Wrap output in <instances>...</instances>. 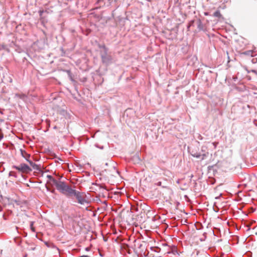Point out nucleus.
Listing matches in <instances>:
<instances>
[{
	"mask_svg": "<svg viewBox=\"0 0 257 257\" xmlns=\"http://www.w3.org/2000/svg\"><path fill=\"white\" fill-rule=\"evenodd\" d=\"M33 225V223H31V226H32Z\"/></svg>",
	"mask_w": 257,
	"mask_h": 257,
	"instance_id": "2eb2a0df",
	"label": "nucleus"
},
{
	"mask_svg": "<svg viewBox=\"0 0 257 257\" xmlns=\"http://www.w3.org/2000/svg\"><path fill=\"white\" fill-rule=\"evenodd\" d=\"M47 177L49 179V180L53 182V179H54L51 175H48L47 176Z\"/></svg>",
	"mask_w": 257,
	"mask_h": 257,
	"instance_id": "9d476101",
	"label": "nucleus"
},
{
	"mask_svg": "<svg viewBox=\"0 0 257 257\" xmlns=\"http://www.w3.org/2000/svg\"><path fill=\"white\" fill-rule=\"evenodd\" d=\"M76 192L77 191L72 189L68 185L64 194L69 196H75Z\"/></svg>",
	"mask_w": 257,
	"mask_h": 257,
	"instance_id": "423d86ee",
	"label": "nucleus"
},
{
	"mask_svg": "<svg viewBox=\"0 0 257 257\" xmlns=\"http://www.w3.org/2000/svg\"><path fill=\"white\" fill-rule=\"evenodd\" d=\"M74 196L77 199L78 202L81 205L88 204L89 203L88 197L84 193L77 191Z\"/></svg>",
	"mask_w": 257,
	"mask_h": 257,
	"instance_id": "f257e3e1",
	"label": "nucleus"
},
{
	"mask_svg": "<svg viewBox=\"0 0 257 257\" xmlns=\"http://www.w3.org/2000/svg\"><path fill=\"white\" fill-rule=\"evenodd\" d=\"M46 189H47V190L48 191H50V189H49L47 186H46ZM54 191H54V190H51V192H52V193H54Z\"/></svg>",
	"mask_w": 257,
	"mask_h": 257,
	"instance_id": "9b49d317",
	"label": "nucleus"
},
{
	"mask_svg": "<svg viewBox=\"0 0 257 257\" xmlns=\"http://www.w3.org/2000/svg\"><path fill=\"white\" fill-rule=\"evenodd\" d=\"M213 15L216 17H220L221 16L220 13L219 11L215 12Z\"/></svg>",
	"mask_w": 257,
	"mask_h": 257,
	"instance_id": "1a4fd4ad",
	"label": "nucleus"
},
{
	"mask_svg": "<svg viewBox=\"0 0 257 257\" xmlns=\"http://www.w3.org/2000/svg\"><path fill=\"white\" fill-rule=\"evenodd\" d=\"M14 168L22 172H28L32 170L29 166L25 164H21L19 166H14Z\"/></svg>",
	"mask_w": 257,
	"mask_h": 257,
	"instance_id": "7ed1b4c3",
	"label": "nucleus"
},
{
	"mask_svg": "<svg viewBox=\"0 0 257 257\" xmlns=\"http://www.w3.org/2000/svg\"><path fill=\"white\" fill-rule=\"evenodd\" d=\"M15 96L17 97H19L22 99H25L26 98V96L24 94H16Z\"/></svg>",
	"mask_w": 257,
	"mask_h": 257,
	"instance_id": "6e6552de",
	"label": "nucleus"
},
{
	"mask_svg": "<svg viewBox=\"0 0 257 257\" xmlns=\"http://www.w3.org/2000/svg\"><path fill=\"white\" fill-rule=\"evenodd\" d=\"M26 160L29 163L30 165L32 167V168L34 169H35V170H38L39 169V167H38V166L37 165H36V164L34 163L32 161L28 160L27 159Z\"/></svg>",
	"mask_w": 257,
	"mask_h": 257,
	"instance_id": "0eeeda50",
	"label": "nucleus"
},
{
	"mask_svg": "<svg viewBox=\"0 0 257 257\" xmlns=\"http://www.w3.org/2000/svg\"><path fill=\"white\" fill-rule=\"evenodd\" d=\"M53 184L54 185L57 189L62 193H65L66 189L68 186L64 182L58 181L55 179H53Z\"/></svg>",
	"mask_w": 257,
	"mask_h": 257,
	"instance_id": "f03ea898",
	"label": "nucleus"
},
{
	"mask_svg": "<svg viewBox=\"0 0 257 257\" xmlns=\"http://www.w3.org/2000/svg\"><path fill=\"white\" fill-rule=\"evenodd\" d=\"M200 27H201V24L200 23L199 25H198V28L200 29Z\"/></svg>",
	"mask_w": 257,
	"mask_h": 257,
	"instance_id": "4468645a",
	"label": "nucleus"
},
{
	"mask_svg": "<svg viewBox=\"0 0 257 257\" xmlns=\"http://www.w3.org/2000/svg\"><path fill=\"white\" fill-rule=\"evenodd\" d=\"M104 49L105 51V54L101 55V59L103 63L105 64H108L111 60V58L109 56H108L106 53V48L104 47Z\"/></svg>",
	"mask_w": 257,
	"mask_h": 257,
	"instance_id": "39448f33",
	"label": "nucleus"
},
{
	"mask_svg": "<svg viewBox=\"0 0 257 257\" xmlns=\"http://www.w3.org/2000/svg\"><path fill=\"white\" fill-rule=\"evenodd\" d=\"M3 138V136L0 134V141Z\"/></svg>",
	"mask_w": 257,
	"mask_h": 257,
	"instance_id": "f8f14e48",
	"label": "nucleus"
},
{
	"mask_svg": "<svg viewBox=\"0 0 257 257\" xmlns=\"http://www.w3.org/2000/svg\"><path fill=\"white\" fill-rule=\"evenodd\" d=\"M192 156L193 157L196 158L197 159H200L201 160H203L205 159L207 155L206 154H200V153L194 152L192 151L191 153Z\"/></svg>",
	"mask_w": 257,
	"mask_h": 257,
	"instance_id": "20e7f679",
	"label": "nucleus"
},
{
	"mask_svg": "<svg viewBox=\"0 0 257 257\" xmlns=\"http://www.w3.org/2000/svg\"><path fill=\"white\" fill-rule=\"evenodd\" d=\"M221 194H220L219 195V196H216V197H215V199H218V198H219V196H221Z\"/></svg>",
	"mask_w": 257,
	"mask_h": 257,
	"instance_id": "ddd939ff",
	"label": "nucleus"
}]
</instances>
